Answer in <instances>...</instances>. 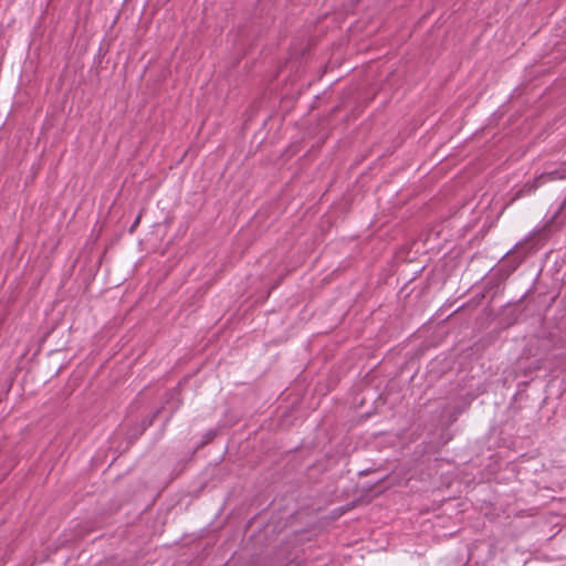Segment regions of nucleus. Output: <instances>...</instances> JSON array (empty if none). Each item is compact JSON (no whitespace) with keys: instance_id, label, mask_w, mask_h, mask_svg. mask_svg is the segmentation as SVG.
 Segmentation results:
<instances>
[{"instance_id":"3","label":"nucleus","mask_w":566,"mask_h":566,"mask_svg":"<svg viewBox=\"0 0 566 566\" xmlns=\"http://www.w3.org/2000/svg\"><path fill=\"white\" fill-rule=\"evenodd\" d=\"M139 220H140V217H137L136 220L134 221V223L132 224L130 227V231H134V229L137 227V224L139 223Z\"/></svg>"},{"instance_id":"1","label":"nucleus","mask_w":566,"mask_h":566,"mask_svg":"<svg viewBox=\"0 0 566 566\" xmlns=\"http://www.w3.org/2000/svg\"><path fill=\"white\" fill-rule=\"evenodd\" d=\"M566 177V165L562 166L558 169L549 170L543 172L537 178H534L533 180H528L525 182L515 193L513 199H518L521 197L527 196L533 193L539 186L544 185L548 181H554L558 179H563Z\"/></svg>"},{"instance_id":"2","label":"nucleus","mask_w":566,"mask_h":566,"mask_svg":"<svg viewBox=\"0 0 566 566\" xmlns=\"http://www.w3.org/2000/svg\"><path fill=\"white\" fill-rule=\"evenodd\" d=\"M507 262L513 261L510 272H513L524 260V255L520 254L518 251H512L507 254Z\"/></svg>"}]
</instances>
